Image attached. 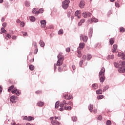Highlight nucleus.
Instances as JSON below:
<instances>
[{"label":"nucleus","mask_w":125,"mask_h":125,"mask_svg":"<svg viewBox=\"0 0 125 125\" xmlns=\"http://www.w3.org/2000/svg\"><path fill=\"white\" fill-rule=\"evenodd\" d=\"M112 125V122L110 120H107L106 121V125Z\"/></svg>","instance_id":"44"},{"label":"nucleus","mask_w":125,"mask_h":125,"mask_svg":"<svg viewBox=\"0 0 125 125\" xmlns=\"http://www.w3.org/2000/svg\"><path fill=\"white\" fill-rule=\"evenodd\" d=\"M97 94H102V89H99L96 91Z\"/></svg>","instance_id":"34"},{"label":"nucleus","mask_w":125,"mask_h":125,"mask_svg":"<svg viewBox=\"0 0 125 125\" xmlns=\"http://www.w3.org/2000/svg\"><path fill=\"white\" fill-rule=\"evenodd\" d=\"M120 64L121 66V68H120L118 69V71L119 72V73H125V61H120Z\"/></svg>","instance_id":"4"},{"label":"nucleus","mask_w":125,"mask_h":125,"mask_svg":"<svg viewBox=\"0 0 125 125\" xmlns=\"http://www.w3.org/2000/svg\"><path fill=\"white\" fill-rule=\"evenodd\" d=\"M113 47V49H112V52H116L117 48H118V45L117 44H114Z\"/></svg>","instance_id":"21"},{"label":"nucleus","mask_w":125,"mask_h":125,"mask_svg":"<svg viewBox=\"0 0 125 125\" xmlns=\"http://www.w3.org/2000/svg\"><path fill=\"white\" fill-rule=\"evenodd\" d=\"M10 100L11 102H12V103H15V102H16V101H15V100H16V96H12L10 98Z\"/></svg>","instance_id":"14"},{"label":"nucleus","mask_w":125,"mask_h":125,"mask_svg":"<svg viewBox=\"0 0 125 125\" xmlns=\"http://www.w3.org/2000/svg\"><path fill=\"white\" fill-rule=\"evenodd\" d=\"M65 50L66 52H70V51L71 50V48H70L69 47H67L66 48Z\"/></svg>","instance_id":"51"},{"label":"nucleus","mask_w":125,"mask_h":125,"mask_svg":"<svg viewBox=\"0 0 125 125\" xmlns=\"http://www.w3.org/2000/svg\"><path fill=\"white\" fill-rule=\"evenodd\" d=\"M64 110H68V111H70L72 109V106H64Z\"/></svg>","instance_id":"28"},{"label":"nucleus","mask_w":125,"mask_h":125,"mask_svg":"<svg viewBox=\"0 0 125 125\" xmlns=\"http://www.w3.org/2000/svg\"><path fill=\"white\" fill-rule=\"evenodd\" d=\"M12 39V40H16V36H13Z\"/></svg>","instance_id":"62"},{"label":"nucleus","mask_w":125,"mask_h":125,"mask_svg":"<svg viewBox=\"0 0 125 125\" xmlns=\"http://www.w3.org/2000/svg\"><path fill=\"white\" fill-rule=\"evenodd\" d=\"M83 61L82 60L80 62V67H82V66H83Z\"/></svg>","instance_id":"52"},{"label":"nucleus","mask_w":125,"mask_h":125,"mask_svg":"<svg viewBox=\"0 0 125 125\" xmlns=\"http://www.w3.org/2000/svg\"><path fill=\"white\" fill-rule=\"evenodd\" d=\"M63 33H64V32L63 31V29H60L58 31V34L59 35H63Z\"/></svg>","instance_id":"41"},{"label":"nucleus","mask_w":125,"mask_h":125,"mask_svg":"<svg viewBox=\"0 0 125 125\" xmlns=\"http://www.w3.org/2000/svg\"><path fill=\"white\" fill-rule=\"evenodd\" d=\"M58 107H59V101H57L55 105V109H58Z\"/></svg>","instance_id":"35"},{"label":"nucleus","mask_w":125,"mask_h":125,"mask_svg":"<svg viewBox=\"0 0 125 125\" xmlns=\"http://www.w3.org/2000/svg\"><path fill=\"white\" fill-rule=\"evenodd\" d=\"M115 4L116 7H120V4L118 3L115 2Z\"/></svg>","instance_id":"56"},{"label":"nucleus","mask_w":125,"mask_h":125,"mask_svg":"<svg viewBox=\"0 0 125 125\" xmlns=\"http://www.w3.org/2000/svg\"><path fill=\"white\" fill-rule=\"evenodd\" d=\"M108 57L111 59H114V58H115V56H114V55H111V56H108Z\"/></svg>","instance_id":"53"},{"label":"nucleus","mask_w":125,"mask_h":125,"mask_svg":"<svg viewBox=\"0 0 125 125\" xmlns=\"http://www.w3.org/2000/svg\"><path fill=\"white\" fill-rule=\"evenodd\" d=\"M50 121H51V124L52 125H60V123H59V122L57 121H60L61 120V118L60 117H55V120L54 117H52L50 118Z\"/></svg>","instance_id":"2"},{"label":"nucleus","mask_w":125,"mask_h":125,"mask_svg":"<svg viewBox=\"0 0 125 125\" xmlns=\"http://www.w3.org/2000/svg\"><path fill=\"white\" fill-rule=\"evenodd\" d=\"M58 71H59V72H62V68H61V67H59Z\"/></svg>","instance_id":"61"},{"label":"nucleus","mask_w":125,"mask_h":125,"mask_svg":"<svg viewBox=\"0 0 125 125\" xmlns=\"http://www.w3.org/2000/svg\"><path fill=\"white\" fill-rule=\"evenodd\" d=\"M36 94H41V93H42V91H37L35 92Z\"/></svg>","instance_id":"50"},{"label":"nucleus","mask_w":125,"mask_h":125,"mask_svg":"<svg viewBox=\"0 0 125 125\" xmlns=\"http://www.w3.org/2000/svg\"><path fill=\"white\" fill-rule=\"evenodd\" d=\"M22 34H23V36H27V32H22Z\"/></svg>","instance_id":"63"},{"label":"nucleus","mask_w":125,"mask_h":125,"mask_svg":"<svg viewBox=\"0 0 125 125\" xmlns=\"http://www.w3.org/2000/svg\"><path fill=\"white\" fill-rule=\"evenodd\" d=\"M104 98V96L103 95H100L97 96V99L99 100V99H103Z\"/></svg>","instance_id":"42"},{"label":"nucleus","mask_w":125,"mask_h":125,"mask_svg":"<svg viewBox=\"0 0 125 125\" xmlns=\"http://www.w3.org/2000/svg\"><path fill=\"white\" fill-rule=\"evenodd\" d=\"M83 16L84 17V18H86L87 17V14L86 12H83Z\"/></svg>","instance_id":"38"},{"label":"nucleus","mask_w":125,"mask_h":125,"mask_svg":"<svg viewBox=\"0 0 125 125\" xmlns=\"http://www.w3.org/2000/svg\"><path fill=\"white\" fill-rule=\"evenodd\" d=\"M77 55L78 57L81 58L82 57V51L81 50H77Z\"/></svg>","instance_id":"24"},{"label":"nucleus","mask_w":125,"mask_h":125,"mask_svg":"<svg viewBox=\"0 0 125 125\" xmlns=\"http://www.w3.org/2000/svg\"><path fill=\"white\" fill-rule=\"evenodd\" d=\"M120 32L121 33H124V32H125V28H124V27H121Z\"/></svg>","instance_id":"48"},{"label":"nucleus","mask_w":125,"mask_h":125,"mask_svg":"<svg viewBox=\"0 0 125 125\" xmlns=\"http://www.w3.org/2000/svg\"><path fill=\"white\" fill-rule=\"evenodd\" d=\"M29 19L30 21H31V22H35L36 21V18H35V17L34 16L30 17Z\"/></svg>","instance_id":"26"},{"label":"nucleus","mask_w":125,"mask_h":125,"mask_svg":"<svg viewBox=\"0 0 125 125\" xmlns=\"http://www.w3.org/2000/svg\"><path fill=\"white\" fill-rule=\"evenodd\" d=\"M38 48H35V50L34 51V54H37V53H38Z\"/></svg>","instance_id":"58"},{"label":"nucleus","mask_w":125,"mask_h":125,"mask_svg":"<svg viewBox=\"0 0 125 125\" xmlns=\"http://www.w3.org/2000/svg\"><path fill=\"white\" fill-rule=\"evenodd\" d=\"M100 83H104L105 81V68L102 67L99 74Z\"/></svg>","instance_id":"1"},{"label":"nucleus","mask_w":125,"mask_h":125,"mask_svg":"<svg viewBox=\"0 0 125 125\" xmlns=\"http://www.w3.org/2000/svg\"><path fill=\"white\" fill-rule=\"evenodd\" d=\"M109 42L110 44L112 45V44H114V43L115 42V40L114 38H111L109 39Z\"/></svg>","instance_id":"30"},{"label":"nucleus","mask_w":125,"mask_h":125,"mask_svg":"<svg viewBox=\"0 0 125 125\" xmlns=\"http://www.w3.org/2000/svg\"><path fill=\"white\" fill-rule=\"evenodd\" d=\"M71 119L73 122H77L78 121V118L76 116H73Z\"/></svg>","instance_id":"33"},{"label":"nucleus","mask_w":125,"mask_h":125,"mask_svg":"<svg viewBox=\"0 0 125 125\" xmlns=\"http://www.w3.org/2000/svg\"><path fill=\"white\" fill-rule=\"evenodd\" d=\"M64 98L66 100H70V99H73V96L71 95H69L68 94L64 95Z\"/></svg>","instance_id":"12"},{"label":"nucleus","mask_w":125,"mask_h":125,"mask_svg":"<svg viewBox=\"0 0 125 125\" xmlns=\"http://www.w3.org/2000/svg\"><path fill=\"white\" fill-rule=\"evenodd\" d=\"M11 125H16V123L14 121H13L12 123H11Z\"/></svg>","instance_id":"64"},{"label":"nucleus","mask_w":125,"mask_h":125,"mask_svg":"<svg viewBox=\"0 0 125 125\" xmlns=\"http://www.w3.org/2000/svg\"><path fill=\"white\" fill-rule=\"evenodd\" d=\"M35 10H37V9L36 8H34L32 10V13H33V14H35V15H39V14H40L39 11H36L35 12Z\"/></svg>","instance_id":"20"},{"label":"nucleus","mask_w":125,"mask_h":125,"mask_svg":"<svg viewBox=\"0 0 125 125\" xmlns=\"http://www.w3.org/2000/svg\"><path fill=\"white\" fill-rule=\"evenodd\" d=\"M7 38L9 39H11V35H10L9 34H7L5 37V39L7 40H7H8V39H7Z\"/></svg>","instance_id":"40"},{"label":"nucleus","mask_w":125,"mask_h":125,"mask_svg":"<svg viewBox=\"0 0 125 125\" xmlns=\"http://www.w3.org/2000/svg\"><path fill=\"white\" fill-rule=\"evenodd\" d=\"M68 105V103L66 102L65 100H63L62 102H61L60 106V107H62V108H63L64 106H67Z\"/></svg>","instance_id":"7"},{"label":"nucleus","mask_w":125,"mask_h":125,"mask_svg":"<svg viewBox=\"0 0 125 125\" xmlns=\"http://www.w3.org/2000/svg\"><path fill=\"white\" fill-rule=\"evenodd\" d=\"M20 26L21 27H24V26H25V23H24L23 21H21L20 23Z\"/></svg>","instance_id":"47"},{"label":"nucleus","mask_w":125,"mask_h":125,"mask_svg":"<svg viewBox=\"0 0 125 125\" xmlns=\"http://www.w3.org/2000/svg\"><path fill=\"white\" fill-rule=\"evenodd\" d=\"M91 22H94L95 23H97L98 22V19L95 18H93L91 19Z\"/></svg>","instance_id":"27"},{"label":"nucleus","mask_w":125,"mask_h":125,"mask_svg":"<svg viewBox=\"0 0 125 125\" xmlns=\"http://www.w3.org/2000/svg\"><path fill=\"white\" fill-rule=\"evenodd\" d=\"M23 120L28 121V117H27V116H23Z\"/></svg>","instance_id":"55"},{"label":"nucleus","mask_w":125,"mask_h":125,"mask_svg":"<svg viewBox=\"0 0 125 125\" xmlns=\"http://www.w3.org/2000/svg\"><path fill=\"white\" fill-rule=\"evenodd\" d=\"M4 5L5 6V7H8V6H9L8 2H7V1L4 2Z\"/></svg>","instance_id":"46"},{"label":"nucleus","mask_w":125,"mask_h":125,"mask_svg":"<svg viewBox=\"0 0 125 125\" xmlns=\"http://www.w3.org/2000/svg\"><path fill=\"white\" fill-rule=\"evenodd\" d=\"M38 11L39 13H42L43 12V9L42 8L40 9Z\"/></svg>","instance_id":"49"},{"label":"nucleus","mask_w":125,"mask_h":125,"mask_svg":"<svg viewBox=\"0 0 125 125\" xmlns=\"http://www.w3.org/2000/svg\"><path fill=\"white\" fill-rule=\"evenodd\" d=\"M85 45V44H84V43L83 42L80 43L79 44V46L77 48V50H80V49H83V48L84 47Z\"/></svg>","instance_id":"10"},{"label":"nucleus","mask_w":125,"mask_h":125,"mask_svg":"<svg viewBox=\"0 0 125 125\" xmlns=\"http://www.w3.org/2000/svg\"><path fill=\"white\" fill-rule=\"evenodd\" d=\"M80 39L82 40L84 42H87V40H88V38H87V36H84L83 34L80 35Z\"/></svg>","instance_id":"6"},{"label":"nucleus","mask_w":125,"mask_h":125,"mask_svg":"<svg viewBox=\"0 0 125 125\" xmlns=\"http://www.w3.org/2000/svg\"><path fill=\"white\" fill-rule=\"evenodd\" d=\"M39 44H40V46H41V47H44V45H45V43H44V42H43L42 40L40 41Z\"/></svg>","instance_id":"18"},{"label":"nucleus","mask_w":125,"mask_h":125,"mask_svg":"<svg viewBox=\"0 0 125 125\" xmlns=\"http://www.w3.org/2000/svg\"><path fill=\"white\" fill-rule=\"evenodd\" d=\"M91 87L93 90H95L97 89V88H98V84L97 83H93Z\"/></svg>","instance_id":"15"},{"label":"nucleus","mask_w":125,"mask_h":125,"mask_svg":"<svg viewBox=\"0 0 125 125\" xmlns=\"http://www.w3.org/2000/svg\"><path fill=\"white\" fill-rule=\"evenodd\" d=\"M29 67L30 71H34L35 70V66L33 65L30 64Z\"/></svg>","instance_id":"31"},{"label":"nucleus","mask_w":125,"mask_h":125,"mask_svg":"<svg viewBox=\"0 0 125 125\" xmlns=\"http://www.w3.org/2000/svg\"><path fill=\"white\" fill-rule=\"evenodd\" d=\"M64 61V56L61 54L58 55V61L57 62V66H60L63 63Z\"/></svg>","instance_id":"3"},{"label":"nucleus","mask_w":125,"mask_h":125,"mask_svg":"<svg viewBox=\"0 0 125 125\" xmlns=\"http://www.w3.org/2000/svg\"><path fill=\"white\" fill-rule=\"evenodd\" d=\"M68 105H73V102L69 101V102H67Z\"/></svg>","instance_id":"57"},{"label":"nucleus","mask_w":125,"mask_h":125,"mask_svg":"<svg viewBox=\"0 0 125 125\" xmlns=\"http://www.w3.org/2000/svg\"><path fill=\"white\" fill-rule=\"evenodd\" d=\"M91 55L88 54L87 55V58H86V59L87 60L89 61V60H90V59H91Z\"/></svg>","instance_id":"37"},{"label":"nucleus","mask_w":125,"mask_h":125,"mask_svg":"<svg viewBox=\"0 0 125 125\" xmlns=\"http://www.w3.org/2000/svg\"><path fill=\"white\" fill-rule=\"evenodd\" d=\"M41 24L42 28H45V25H46V21L45 20H42L40 21Z\"/></svg>","instance_id":"11"},{"label":"nucleus","mask_w":125,"mask_h":125,"mask_svg":"<svg viewBox=\"0 0 125 125\" xmlns=\"http://www.w3.org/2000/svg\"><path fill=\"white\" fill-rule=\"evenodd\" d=\"M34 118L33 117L28 116V117H27V121H28V122H30V121H32V120H34Z\"/></svg>","instance_id":"36"},{"label":"nucleus","mask_w":125,"mask_h":125,"mask_svg":"<svg viewBox=\"0 0 125 125\" xmlns=\"http://www.w3.org/2000/svg\"><path fill=\"white\" fill-rule=\"evenodd\" d=\"M75 15L77 17L78 19H80L81 18V12L76 11L75 12Z\"/></svg>","instance_id":"13"},{"label":"nucleus","mask_w":125,"mask_h":125,"mask_svg":"<svg viewBox=\"0 0 125 125\" xmlns=\"http://www.w3.org/2000/svg\"><path fill=\"white\" fill-rule=\"evenodd\" d=\"M114 65L115 67H116V68H118L119 67V66H120L119 63H118L117 62H114Z\"/></svg>","instance_id":"45"},{"label":"nucleus","mask_w":125,"mask_h":125,"mask_svg":"<svg viewBox=\"0 0 125 125\" xmlns=\"http://www.w3.org/2000/svg\"><path fill=\"white\" fill-rule=\"evenodd\" d=\"M69 3H70V0H64L62 2V7L64 9H67L69 7Z\"/></svg>","instance_id":"5"},{"label":"nucleus","mask_w":125,"mask_h":125,"mask_svg":"<svg viewBox=\"0 0 125 125\" xmlns=\"http://www.w3.org/2000/svg\"><path fill=\"white\" fill-rule=\"evenodd\" d=\"M88 109L91 113H92L93 112V105L90 104L88 105Z\"/></svg>","instance_id":"19"},{"label":"nucleus","mask_w":125,"mask_h":125,"mask_svg":"<svg viewBox=\"0 0 125 125\" xmlns=\"http://www.w3.org/2000/svg\"><path fill=\"white\" fill-rule=\"evenodd\" d=\"M0 34H6V30H5V29H4V28L2 27L1 28Z\"/></svg>","instance_id":"25"},{"label":"nucleus","mask_w":125,"mask_h":125,"mask_svg":"<svg viewBox=\"0 0 125 125\" xmlns=\"http://www.w3.org/2000/svg\"><path fill=\"white\" fill-rule=\"evenodd\" d=\"M84 5H85V4L84 3V1H80L79 6L80 7H81V8H83V7H84Z\"/></svg>","instance_id":"17"},{"label":"nucleus","mask_w":125,"mask_h":125,"mask_svg":"<svg viewBox=\"0 0 125 125\" xmlns=\"http://www.w3.org/2000/svg\"><path fill=\"white\" fill-rule=\"evenodd\" d=\"M2 26L4 28H5L6 27V23H5V22L3 23Z\"/></svg>","instance_id":"60"},{"label":"nucleus","mask_w":125,"mask_h":125,"mask_svg":"<svg viewBox=\"0 0 125 125\" xmlns=\"http://www.w3.org/2000/svg\"><path fill=\"white\" fill-rule=\"evenodd\" d=\"M12 93H15L16 95H17L18 96L20 95L19 90L17 89L16 88H14V90H12Z\"/></svg>","instance_id":"8"},{"label":"nucleus","mask_w":125,"mask_h":125,"mask_svg":"<svg viewBox=\"0 0 125 125\" xmlns=\"http://www.w3.org/2000/svg\"><path fill=\"white\" fill-rule=\"evenodd\" d=\"M14 87V85L11 86L8 89V91H9V92H10V91H11V90H12V89H13Z\"/></svg>","instance_id":"39"},{"label":"nucleus","mask_w":125,"mask_h":125,"mask_svg":"<svg viewBox=\"0 0 125 125\" xmlns=\"http://www.w3.org/2000/svg\"><path fill=\"white\" fill-rule=\"evenodd\" d=\"M87 16H88L89 17H90V16H91V13L88 12V13H87Z\"/></svg>","instance_id":"59"},{"label":"nucleus","mask_w":125,"mask_h":125,"mask_svg":"<svg viewBox=\"0 0 125 125\" xmlns=\"http://www.w3.org/2000/svg\"><path fill=\"white\" fill-rule=\"evenodd\" d=\"M85 21V20L84 19L81 20L78 23V26H82L83 23H84Z\"/></svg>","instance_id":"23"},{"label":"nucleus","mask_w":125,"mask_h":125,"mask_svg":"<svg viewBox=\"0 0 125 125\" xmlns=\"http://www.w3.org/2000/svg\"><path fill=\"white\" fill-rule=\"evenodd\" d=\"M24 4L25 5V6H27V7H29V6H30V1L26 0L24 2Z\"/></svg>","instance_id":"29"},{"label":"nucleus","mask_w":125,"mask_h":125,"mask_svg":"<svg viewBox=\"0 0 125 125\" xmlns=\"http://www.w3.org/2000/svg\"><path fill=\"white\" fill-rule=\"evenodd\" d=\"M33 45H34L35 48H38V46L37 45V42H33Z\"/></svg>","instance_id":"43"},{"label":"nucleus","mask_w":125,"mask_h":125,"mask_svg":"<svg viewBox=\"0 0 125 125\" xmlns=\"http://www.w3.org/2000/svg\"><path fill=\"white\" fill-rule=\"evenodd\" d=\"M108 88H109V86H108V85H106V86H104V88L103 89V92H105V91H106V90L108 89Z\"/></svg>","instance_id":"32"},{"label":"nucleus","mask_w":125,"mask_h":125,"mask_svg":"<svg viewBox=\"0 0 125 125\" xmlns=\"http://www.w3.org/2000/svg\"><path fill=\"white\" fill-rule=\"evenodd\" d=\"M98 120H99V121H101L102 120V116H99L98 117Z\"/></svg>","instance_id":"54"},{"label":"nucleus","mask_w":125,"mask_h":125,"mask_svg":"<svg viewBox=\"0 0 125 125\" xmlns=\"http://www.w3.org/2000/svg\"><path fill=\"white\" fill-rule=\"evenodd\" d=\"M93 33V28L92 27H91L89 29V34H88L89 38H91V37H92Z\"/></svg>","instance_id":"16"},{"label":"nucleus","mask_w":125,"mask_h":125,"mask_svg":"<svg viewBox=\"0 0 125 125\" xmlns=\"http://www.w3.org/2000/svg\"><path fill=\"white\" fill-rule=\"evenodd\" d=\"M44 104L43 102L40 101L37 103V106H39V107H42Z\"/></svg>","instance_id":"22"},{"label":"nucleus","mask_w":125,"mask_h":125,"mask_svg":"<svg viewBox=\"0 0 125 125\" xmlns=\"http://www.w3.org/2000/svg\"><path fill=\"white\" fill-rule=\"evenodd\" d=\"M118 56H119V57H121V56H122L121 59H122L123 60H125V52L124 53H119L118 54Z\"/></svg>","instance_id":"9"}]
</instances>
